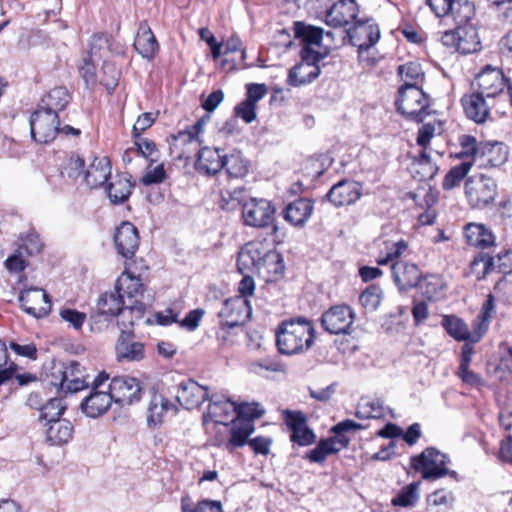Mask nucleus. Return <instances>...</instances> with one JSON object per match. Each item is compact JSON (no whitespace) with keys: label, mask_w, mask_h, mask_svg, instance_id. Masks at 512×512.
Wrapping results in <instances>:
<instances>
[{"label":"nucleus","mask_w":512,"mask_h":512,"mask_svg":"<svg viewBox=\"0 0 512 512\" xmlns=\"http://www.w3.org/2000/svg\"><path fill=\"white\" fill-rule=\"evenodd\" d=\"M353 310L345 305L332 306L321 316V326L330 334H346L354 321Z\"/></svg>","instance_id":"ddd939ff"},{"label":"nucleus","mask_w":512,"mask_h":512,"mask_svg":"<svg viewBox=\"0 0 512 512\" xmlns=\"http://www.w3.org/2000/svg\"><path fill=\"white\" fill-rule=\"evenodd\" d=\"M494 267V258L483 252L478 253L470 263V271L478 279L484 278Z\"/></svg>","instance_id":"864d4df0"},{"label":"nucleus","mask_w":512,"mask_h":512,"mask_svg":"<svg viewBox=\"0 0 512 512\" xmlns=\"http://www.w3.org/2000/svg\"><path fill=\"white\" fill-rule=\"evenodd\" d=\"M132 188L133 185L127 177L117 175L107 184L106 191L110 201L119 204L129 198Z\"/></svg>","instance_id":"58836bf2"},{"label":"nucleus","mask_w":512,"mask_h":512,"mask_svg":"<svg viewBox=\"0 0 512 512\" xmlns=\"http://www.w3.org/2000/svg\"><path fill=\"white\" fill-rule=\"evenodd\" d=\"M358 13L356 0H338L327 10L325 22L334 28L346 27L357 20Z\"/></svg>","instance_id":"dca6fc26"},{"label":"nucleus","mask_w":512,"mask_h":512,"mask_svg":"<svg viewBox=\"0 0 512 512\" xmlns=\"http://www.w3.org/2000/svg\"><path fill=\"white\" fill-rule=\"evenodd\" d=\"M459 145L461 150L456 154V157L465 159L464 161H472V165L477 163L480 143L477 142L476 138L471 135H461L459 137Z\"/></svg>","instance_id":"3c124183"},{"label":"nucleus","mask_w":512,"mask_h":512,"mask_svg":"<svg viewBox=\"0 0 512 512\" xmlns=\"http://www.w3.org/2000/svg\"><path fill=\"white\" fill-rule=\"evenodd\" d=\"M43 244L40 237L35 232H29L25 236L19 238L18 252L20 254L36 255L42 250Z\"/></svg>","instance_id":"052dcab7"},{"label":"nucleus","mask_w":512,"mask_h":512,"mask_svg":"<svg viewBox=\"0 0 512 512\" xmlns=\"http://www.w3.org/2000/svg\"><path fill=\"white\" fill-rule=\"evenodd\" d=\"M207 389L192 379L182 381L178 385L176 399L185 409H194L207 398Z\"/></svg>","instance_id":"4be33fe9"},{"label":"nucleus","mask_w":512,"mask_h":512,"mask_svg":"<svg viewBox=\"0 0 512 512\" xmlns=\"http://www.w3.org/2000/svg\"><path fill=\"white\" fill-rule=\"evenodd\" d=\"M294 33L295 37L303 43V46H320L324 30L320 27L297 21L294 23Z\"/></svg>","instance_id":"37998d69"},{"label":"nucleus","mask_w":512,"mask_h":512,"mask_svg":"<svg viewBox=\"0 0 512 512\" xmlns=\"http://www.w3.org/2000/svg\"><path fill=\"white\" fill-rule=\"evenodd\" d=\"M204 121V118H201L190 130L179 132L178 135L174 137L173 147L181 148V151L177 153L178 159L190 160L197 151L200 145L197 136L203 129Z\"/></svg>","instance_id":"aec40b11"},{"label":"nucleus","mask_w":512,"mask_h":512,"mask_svg":"<svg viewBox=\"0 0 512 512\" xmlns=\"http://www.w3.org/2000/svg\"><path fill=\"white\" fill-rule=\"evenodd\" d=\"M350 438L329 437L321 439L315 448L306 452L304 458L313 463H323L329 455L338 453L342 448L348 447Z\"/></svg>","instance_id":"393cba45"},{"label":"nucleus","mask_w":512,"mask_h":512,"mask_svg":"<svg viewBox=\"0 0 512 512\" xmlns=\"http://www.w3.org/2000/svg\"><path fill=\"white\" fill-rule=\"evenodd\" d=\"M115 289L123 299L124 297H127L128 299H135L131 305L127 306L129 314L134 310H137L138 312L143 311L144 306L139 297H143L144 286L139 277L132 275L128 271H124L117 279Z\"/></svg>","instance_id":"2eb2a0df"},{"label":"nucleus","mask_w":512,"mask_h":512,"mask_svg":"<svg viewBox=\"0 0 512 512\" xmlns=\"http://www.w3.org/2000/svg\"><path fill=\"white\" fill-rule=\"evenodd\" d=\"M134 145L137 154L150 159L151 162L157 161V157L154 156H157L158 151L153 141L139 137L135 138Z\"/></svg>","instance_id":"774afa93"},{"label":"nucleus","mask_w":512,"mask_h":512,"mask_svg":"<svg viewBox=\"0 0 512 512\" xmlns=\"http://www.w3.org/2000/svg\"><path fill=\"white\" fill-rule=\"evenodd\" d=\"M476 84L477 92L486 96L487 99H495L509 85L502 70L490 66L485 67L476 76Z\"/></svg>","instance_id":"4468645a"},{"label":"nucleus","mask_w":512,"mask_h":512,"mask_svg":"<svg viewBox=\"0 0 512 512\" xmlns=\"http://www.w3.org/2000/svg\"><path fill=\"white\" fill-rule=\"evenodd\" d=\"M472 167V161H462L460 164L452 167L445 175L442 187L445 190H451L460 185L467 176Z\"/></svg>","instance_id":"8fccbe9b"},{"label":"nucleus","mask_w":512,"mask_h":512,"mask_svg":"<svg viewBox=\"0 0 512 512\" xmlns=\"http://www.w3.org/2000/svg\"><path fill=\"white\" fill-rule=\"evenodd\" d=\"M255 291V282L251 276L244 275L238 285L239 296L226 299V310L229 314L226 318V326L234 327L245 323L252 314V308L249 304L248 297L252 296Z\"/></svg>","instance_id":"0eeeda50"},{"label":"nucleus","mask_w":512,"mask_h":512,"mask_svg":"<svg viewBox=\"0 0 512 512\" xmlns=\"http://www.w3.org/2000/svg\"><path fill=\"white\" fill-rule=\"evenodd\" d=\"M177 407L161 394H154L148 407L147 423L150 427H157L162 424L166 412Z\"/></svg>","instance_id":"72a5a7b5"},{"label":"nucleus","mask_w":512,"mask_h":512,"mask_svg":"<svg viewBox=\"0 0 512 512\" xmlns=\"http://www.w3.org/2000/svg\"><path fill=\"white\" fill-rule=\"evenodd\" d=\"M113 398L110 392L92 391L80 404L82 412L90 418H97L108 411Z\"/></svg>","instance_id":"cd10ccee"},{"label":"nucleus","mask_w":512,"mask_h":512,"mask_svg":"<svg viewBox=\"0 0 512 512\" xmlns=\"http://www.w3.org/2000/svg\"><path fill=\"white\" fill-rule=\"evenodd\" d=\"M326 196L336 207L352 205L362 196V185L352 180H341L330 188Z\"/></svg>","instance_id":"f3484780"},{"label":"nucleus","mask_w":512,"mask_h":512,"mask_svg":"<svg viewBox=\"0 0 512 512\" xmlns=\"http://www.w3.org/2000/svg\"><path fill=\"white\" fill-rule=\"evenodd\" d=\"M320 75V67L308 68L303 63L294 65L288 73L287 83L293 87H299L311 83Z\"/></svg>","instance_id":"79ce46f5"},{"label":"nucleus","mask_w":512,"mask_h":512,"mask_svg":"<svg viewBox=\"0 0 512 512\" xmlns=\"http://www.w3.org/2000/svg\"><path fill=\"white\" fill-rule=\"evenodd\" d=\"M398 74L401 77L403 84L418 85L419 81H423L424 74L421 71V66L414 62H408L398 67Z\"/></svg>","instance_id":"bf43d9fd"},{"label":"nucleus","mask_w":512,"mask_h":512,"mask_svg":"<svg viewBox=\"0 0 512 512\" xmlns=\"http://www.w3.org/2000/svg\"><path fill=\"white\" fill-rule=\"evenodd\" d=\"M419 483L413 482L403 487L400 492L392 499L393 506L409 507L413 506L418 500Z\"/></svg>","instance_id":"6e6d98bb"},{"label":"nucleus","mask_w":512,"mask_h":512,"mask_svg":"<svg viewBox=\"0 0 512 512\" xmlns=\"http://www.w3.org/2000/svg\"><path fill=\"white\" fill-rule=\"evenodd\" d=\"M8 364V351L5 343L0 340V385L10 380L15 371L16 365L14 363Z\"/></svg>","instance_id":"69168bd1"},{"label":"nucleus","mask_w":512,"mask_h":512,"mask_svg":"<svg viewBox=\"0 0 512 512\" xmlns=\"http://www.w3.org/2000/svg\"><path fill=\"white\" fill-rule=\"evenodd\" d=\"M226 403H230L236 414L234 420L249 422L255 424L254 421L263 417L265 414L264 407L258 402L234 401L226 398Z\"/></svg>","instance_id":"473e14b6"},{"label":"nucleus","mask_w":512,"mask_h":512,"mask_svg":"<svg viewBox=\"0 0 512 512\" xmlns=\"http://www.w3.org/2000/svg\"><path fill=\"white\" fill-rule=\"evenodd\" d=\"M290 441L298 446H309L315 443L316 435L307 424L290 432Z\"/></svg>","instance_id":"0e129e2a"},{"label":"nucleus","mask_w":512,"mask_h":512,"mask_svg":"<svg viewBox=\"0 0 512 512\" xmlns=\"http://www.w3.org/2000/svg\"><path fill=\"white\" fill-rule=\"evenodd\" d=\"M282 416L284 423L287 428L291 432L292 430H297V428H301L305 424H307V417L305 413L300 410H283Z\"/></svg>","instance_id":"338daca9"},{"label":"nucleus","mask_w":512,"mask_h":512,"mask_svg":"<svg viewBox=\"0 0 512 512\" xmlns=\"http://www.w3.org/2000/svg\"><path fill=\"white\" fill-rule=\"evenodd\" d=\"M314 202L308 198H299L289 203L283 210L284 219L293 226L302 227L312 216Z\"/></svg>","instance_id":"bb28decb"},{"label":"nucleus","mask_w":512,"mask_h":512,"mask_svg":"<svg viewBox=\"0 0 512 512\" xmlns=\"http://www.w3.org/2000/svg\"><path fill=\"white\" fill-rule=\"evenodd\" d=\"M60 121L56 113L38 108L30 117V131L34 141L40 144L52 142L59 133Z\"/></svg>","instance_id":"6e6552de"},{"label":"nucleus","mask_w":512,"mask_h":512,"mask_svg":"<svg viewBox=\"0 0 512 512\" xmlns=\"http://www.w3.org/2000/svg\"><path fill=\"white\" fill-rule=\"evenodd\" d=\"M344 33V38H349L352 45L358 46L359 53L369 50L380 39V29L371 19H357Z\"/></svg>","instance_id":"9b49d317"},{"label":"nucleus","mask_w":512,"mask_h":512,"mask_svg":"<svg viewBox=\"0 0 512 512\" xmlns=\"http://www.w3.org/2000/svg\"><path fill=\"white\" fill-rule=\"evenodd\" d=\"M315 328L305 317L282 321L276 330V345L283 355H296L309 350L315 341Z\"/></svg>","instance_id":"f03ea898"},{"label":"nucleus","mask_w":512,"mask_h":512,"mask_svg":"<svg viewBox=\"0 0 512 512\" xmlns=\"http://www.w3.org/2000/svg\"><path fill=\"white\" fill-rule=\"evenodd\" d=\"M70 100L71 96L65 87H55L42 97L39 108L58 114L65 109Z\"/></svg>","instance_id":"c9c22d12"},{"label":"nucleus","mask_w":512,"mask_h":512,"mask_svg":"<svg viewBox=\"0 0 512 512\" xmlns=\"http://www.w3.org/2000/svg\"><path fill=\"white\" fill-rule=\"evenodd\" d=\"M116 357L119 362L141 361L145 357L144 344L134 341L131 331L122 329L116 343Z\"/></svg>","instance_id":"412c9836"},{"label":"nucleus","mask_w":512,"mask_h":512,"mask_svg":"<svg viewBox=\"0 0 512 512\" xmlns=\"http://www.w3.org/2000/svg\"><path fill=\"white\" fill-rule=\"evenodd\" d=\"M486 96L475 91L471 94L464 95L461 98V105L465 115L477 124H482L490 117L491 106Z\"/></svg>","instance_id":"5701e85b"},{"label":"nucleus","mask_w":512,"mask_h":512,"mask_svg":"<svg viewBox=\"0 0 512 512\" xmlns=\"http://www.w3.org/2000/svg\"><path fill=\"white\" fill-rule=\"evenodd\" d=\"M97 307L100 315L116 316L121 313V317L124 318L128 313L127 307L124 309V300L116 289L115 292L102 294Z\"/></svg>","instance_id":"f704fd0d"},{"label":"nucleus","mask_w":512,"mask_h":512,"mask_svg":"<svg viewBox=\"0 0 512 512\" xmlns=\"http://www.w3.org/2000/svg\"><path fill=\"white\" fill-rule=\"evenodd\" d=\"M203 426L206 433L214 437L217 445L224 442V403L211 402L203 415Z\"/></svg>","instance_id":"6ab92c4d"},{"label":"nucleus","mask_w":512,"mask_h":512,"mask_svg":"<svg viewBox=\"0 0 512 512\" xmlns=\"http://www.w3.org/2000/svg\"><path fill=\"white\" fill-rule=\"evenodd\" d=\"M386 253L385 255H379L376 262L378 265H386L389 262L400 257L404 251L407 250L408 244L404 240L397 242H385Z\"/></svg>","instance_id":"680f3d73"},{"label":"nucleus","mask_w":512,"mask_h":512,"mask_svg":"<svg viewBox=\"0 0 512 512\" xmlns=\"http://www.w3.org/2000/svg\"><path fill=\"white\" fill-rule=\"evenodd\" d=\"M450 462L449 457L434 447H428L419 455L410 459L411 467L421 473L422 479L435 481L445 476H449L455 481H459V475L456 471L446 467Z\"/></svg>","instance_id":"39448f33"},{"label":"nucleus","mask_w":512,"mask_h":512,"mask_svg":"<svg viewBox=\"0 0 512 512\" xmlns=\"http://www.w3.org/2000/svg\"><path fill=\"white\" fill-rule=\"evenodd\" d=\"M442 325L446 332L457 341L471 340L474 334L471 336L468 326L465 322L457 316L448 315L442 320Z\"/></svg>","instance_id":"a18cd8bd"},{"label":"nucleus","mask_w":512,"mask_h":512,"mask_svg":"<svg viewBox=\"0 0 512 512\" xmlns=\"http://www.w3.org/2000/svg\"><path fill=\"white\" fill-rule=\"evenodd\" d=\"M475 5L469 0H453L451 2V8L449 14L456 25L465 26L469 25L475 16Z\"/></svg>","instance_id":"ea45409f"},{"label":"nucleus","mask_w":512,"mask_h":512,"mask_svg":"<svg viewBox=\"0 0 512 512\" xmlns=\"http://www.w3.org/2000/svg\"><path fill=\"white\" fill-rule=\"evenodd\" d=\"M111 52V37L103 32L92 35L88 57L91 61H105Z\"/></svg>","instance_id":"a19ab883"},{"label":"nucleus","mask_w":512,"mask_h":512,"mask_svg":"<svg viewBox=\"0 0 512 512\" xmlns=\"http://www.w3.org/2000/svg\"><path fill=\"white\" fill-rule=\"evenodd\" d=\"M18 301L25 313L37 319L46 317L52 308L50 296L44 289L38 287L23 289Z\"/></svg>","instance_id":"f8f14e48"},{"label":"nucleus","mask_w":512,"mask_h":512,"mask_svg":"<svg viewBox=\"0 0 512 512\" xmlns=\"http://www.w3.org/2000/svg\"><path fill=\"white\" fill-rule=\"evenodd\" d=\"M428 299H438L444 290V283L440 276L429 275L425 277L421 286Z\"/></svg>","instance_id":"e2e57ef3"},{"label":"nucleus","mask_w":512,"mask_h":512,"mask_svg":"<svg viewBox=\"0 0 512 512\" xmlns=\"http://www.w3.org/2000/svg\"><path fill=\"white\" fill-rule=\"evenodd\" d=\"M114 242L118 253L125 258H132L139 247L137 228L128 221L122 222L115 231Z\"/></svg>","instance_id":"a211bd4d"},{"label":"nucleus","mask_w":512,"mask_h":512,"mask_svg":"<svg viewBox=\"0 0 512 512\" xmlns=\"http://www.w3.org/2000/svg\"><path fill=\"white\" fill-rule=\"evenodd\" d=\"M134 48L144 58L151 59L159 49L158 42L146 23H141L134 40Z\"/></svg>","instance_id":"7c9ffc66"},{"label":"nucleus","mask_w":512,"mask_h":512,"mask_svg":"<svg viewBox=\"0 0 512 512\" xmlns=\"http://www.w3.org/2000/svg\"><path fill=\"white\" fill-rule=\"evenodd\" d=\"M197 156L196 169L207 175H215L224 167V157L220 155L219 149H197Z\"/></svg>","instance_id":"c756f323"},{"label":"nucleus","mask_w":512,"mask_h":512,"mask_svg":"<svg viewBox=\"0 0 512 512\" xmlns=\"http://www.w3.org/2000/svg\"><path fill=\"white\" fill-rule=\"evenodd\" d=\"M50 384L65 392H78L89 385L86 370L77 361L54 363L51 369Z\"/></svg>","instance_id":"423d86ee"},{"label":"nucleus","mask_w":512,"mask_h":512,"mask_svg":"<svg viewBox=\"0 0 512 512\" xmlns=\"http://www.w3.org/2000/svg\"><path fill=\"white\" fill-rule=\"evenodd\" d=\"M460 33L461 39L458 42L459 53L471 54L480 50V40L472 25L460 26Z\"/></svg>","instance_id":"de8ad7c7"},{"label":"nucleus","mask_w":512,"mask_h":512,"mask_svg":"<svg viewBox=\"0 0 512 512\" xmlns=\"http://www.w3.org/2000/svg\"><path fill=\"white\" fill-rule=\"evenodd\" d=\"M111 177V164L107 157H95L84 173V179L91 188L103 186Z\"/></svg>","instance_id":"c85d7f7f"},{"label":"nucleus","mask_w":512,"mask_h":512,"mask_svg":"<svg viewBox=\"0 0 512 512\" xmlns=\"http://www.w3.org/2000/svg\"><path fill=\"white\" fill-rule=\"evenodd\" d=\"M495 312V297L492 294H488L487 299L481 307V311L474 322V337L472 342H477L486 333L489 327V323L493 318Z\"/></svg>","instance_id":"4c0bfd02"},{"label":"nucleus","mask_w":512,"mask_h":512,"mask_svg":"<svg viewBox=\"0 0 512 512\" xmlns=\"http://www.w3.org/2000/svg\"><path fill=\"white\" fill-rule=\"evenodd\" d=\"M508 159L507 146L502 142H481L477 164L480 168H494Z\"/></svg>","instance_id":"b1692460"},{"label":"nucleus","mask_w":512,"mask_h":512,"mask_svg":"<svg viewBox=\"0 0 512 512\" xmlns=\"http://www.w3.org/2000/svg\"><path fill=\"white\" fill-rule=\"evenodd\" d=\"M355 416L359 419H380L385 416L384 402L379 398H361Z\"/></svg>","instance_id":"c03bdc74"},{"label":"nucleus","mask_w":512,"mask_h":512,"mask_svg":"<svg viewBox=\"0 0 512 512\" xmlns=\"http://www.w3.org/2000/svg\"><path fill=\"white\" fill-rule=\"evenodd\" d=\"M237 266L241 273L250 267L255 269L266 283L282 279L285 273L282 255L260 241L248 242L241 248Z\"/></svg>","instance_id":"f257e3e1"},{"label":"nucleus","mask_w":512,"mask_h":512,"mask_svg":"<svg viewBox=\"0 0 512 512\" xmlns=\"http://www.w3.org/2000/svg\"><path fill=\"white\" fill-rule=\"evenodd\" d=\"M109 392L115 403L121 406L133 405L142 398L143 383L135 377L116 376L109 384Z\"/></svg>","instance_id":"9d476101"},{"label":"nucleus","mask_w":512,"mask_h":512,"mask_svg":"<svg viewBox=\"0 0 512 512\" xmlns=\"http://www.w3.org/2000/svg\"><path fill=\"white\" fill-rule=\"evenodd\" d=\"M395 105L406 119L417 123L423 122L431 114L430 97L418 85L402 84Z\"/></svg>","instance_id":"20e7f679"},{"label":"nucleus","mask_w":512,"mask_h":512,"mask_svg":"<svg viewBox=\"0 0 512 512\" xmlns=\"http://www.w3.org/2000/svg\"><path fill=\"white\" fill-rule=\"evenodd\" d=\"M415 165L417 166L416 173L420 181L431 180L438 173V166L431 161L430 156L422 151Z\"/></svg>","instance_id":"13d9d810"},{"label":"nucleus","mask_w":512,"mask_h":512,"mask_svg":"<svg viewBox=\"0 0 512 512\" xmlns=\"http://www.w3.org/2000/svg\"><path fill=\"white\" fill-rule=\"evenodd\" d=\"M465 194L471 207L483 208L494 201L497 185L492 178L485 175L473 176L465 182Z\"/></svg>","instance_id":"1a4fd4ad"},{"label":"nucleus","mask_w":512,"mask_h":512,"mask_svg":"<svg viewBox=\"0 0 512 512\" xmlns=\"http://www.w3.org/2000/svg\"><path fill=\"white\" fill-rule=\"evenodd\" d=\"M64 410L65 406L62 404V399L51 398L39 408V420L46 423L58 420Z\"/></svg>","instance_id":"603ef678"},{"label":"nucleus","mask_w":512,"mask_h":512,"mask_svg":"<svg viewBox=\"0 0 512 512\" xmlns=\"http://www.w3.org/2000/svg\"><path fill=\"white\" fill-rule=\"evenodd\" d=\"M48 424L50 426L47 430V438L53 444L67 443L72 438L73 427L69 421L58 419Z\"/></svg>","instance_id":"49530a36"},{"label":"nucleus","mask_w":512,"mask_h":512,"mask_svg":"<svg viewBox=\"0 0 512 512\" xmlns=\"http://www.w3.org/2000/svg\"><path fill=\"white\" fill-rule=\"evenodd\" d=\"M394 282L400 290L416 287L421 280V272L417 265L405 261H396L391 267Z\"/></svg>","instance_id":"a878e982"},{"label":"nucleus","mask_w":512,"mask_h":512,"mask_svg":"<svg viewBox=\"0 0 512 512\" xmlns=\"http://www.w3.org/2000/svg\"><path fill=\"white\" fill-rule=\"evenodd\" d=\"M255 431V424L249 422L231 421L230 437L228 440V446L230 449H237L247 445L250 440V436Z\"/></svg>","instance_id":"e433bc0d"},{"label":"nucleus","mask_w":512,"mask_h":512,"mask_svg":"<svg viewBox=\"0 0 512 512\" xmlns=\"http://www.w3.org/2000/svg\"><path fill=\"white\" fill-rule=\"evenodd\" d=\"M239 51V62L237 63L235 58L228 59L226 57V65L231 62V65L229 66L230 70H235L238 68H247L250 67V64L244 63V60L246 58V53L244 49L242 48V42L241 39L238 36H231L228 41H226V55L230 52H236Z\"/></svg>","instance_id":"5fc2aeb1"},{"label":"nucleus","mask_w":512,"mask_h":512,"mask_svg":"<svg viewBox=\"0 0 512 512\" xmlns=\"http://www.w3.org/2000/svg\"><path fill=\"white\" fill-rule=\"evenodd\" d=\"M246 191L243 187L235 188L229 192V199H226V206L230 209L241 206L242 218L245 225L252 227H267L273 223L275 208L266 199L250 198L246 200Z\"/></svg>","instance_id":"7ed1b4c3"},{"label":"nucleus","mask_w":512,"mask_h":512,"mask_svg":"<svg viewBox=\"0 0 512 512\" xmlns=\"http://www.w3.org/2000/svg\"><path fill=\"white\" fill-rule=\"evenodd\" d=\"M464 233L467 243L476 248L486 249L495 243L493 233L483 224L469 223Z\"/></svg>","instance_id":"2f4dec72"},{"label":"nucleus","mask_w":512,"mask_h":512,"mask_svg":"<svg viewBox=\"0 0 512 512\" xmlns=\"http://www.w3.org/2000/svg\"><path fill=\"white\" fill-rule=\"evenodd\" d=\"M382 290L377 285L368 286L359 296L360 304L370 312L377 310L381 303Z\"/></svg>","instance_id":"4d7b16f0"},{"label":"nucleus","mask_w":512,"mask_h":512,"mask_svg":"<svg viewBox=\"0 0 512 512\" xmlns=\"http://www.w3.org/2000/svg\"><path fill=\"white\" fill-rule=\"evenodd\" d=\"M249 169V161L246 160L240 151L234 150L226 155V173L230 177H244Z\"/></svg>","instance_id":"09e8293b"}]
</instances>
